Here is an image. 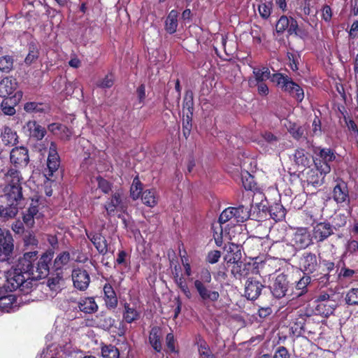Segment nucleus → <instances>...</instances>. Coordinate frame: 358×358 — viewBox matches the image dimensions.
I'll list each match as a JSON object with an SVG mask.
<instances>
[{"mask_svg": "<svg viewBox=\"0 0 358 358\" xmlns=\"http://www.w3.org/2000/svg\"><path fill=\"white\" fill-rule=\"evenodd\" d=\"M314 153L316 155L313 159L315 167L323 173H329L331 171L330 163L336 158L335 152L330 148H317Z\"/></svg>", "mask_w": 358, "mask_h": 358, "instance_id": "obj_5", "label": "nucleus"}, {"mask_svg": "<svg viewBox=\"0 0 358 358\" xmlns=\"http://www.w3.org/2000/svg\"><path fill=\"white\" fill-rule=\"evenodd\" d=\"M59 281L60 278L58 277L50 278L48 280L47 285L50 290L57 292L60 290Z\"/></svg>", "mask_w": 358, "mask_h": 358, "instance_id": "obj_56", "label": "nucleus"}, {"mask_svg": "<svg viewBox=\"0 0 358 358\" xmlns=\"http://www.w3.org/2000/svg\"><path fill=\"white\" fill-rule=\"evenodd\" d=\"M294 159L297 165L301 166L302 167L309 166L310 162L309 157L307 156L303 149H298L295 151Z\"/></svg>", "mask_w": 358, "mask_h": 358, "instance_id": "obj_38", "label": "nucleus"}, {"mask_svg": "<svg viewBox=\"0 0 358 358\" xmlns=\"http://www.w3.org/2000/svg\"><path fill=\"white\" fill-rule=\"evenodd\" d=\"M273 358H289V354L285 347H280L275 352Z\"/></svg>", "mask_w": 358, "mask_h": 358, "instance_id": "obj_64", "label": "nucleus"}, {"mask_svg": "<svg viewBox=\"0 0 358 358\" xmlns=\"http://www.w3.org/2000/svg\"><path fill=\"white\" fill-rule=\"evenodd\" d=\"M241 245L233 243H228L224 247V259L229 263H237L241 260L242 252Z\"/></svg>", "mask_w": 358, "mask_h": 358, "instance_id": "obj_15", "label": "nucleus"}, {"mask_svg": "<svg viewBox=\"0 0 358 358\" xmlns=\"http://www.w3.org/2000/svg\"><path fill=\"white\" fill-rule=\"evenodd\" d=\"M98 182V187L104 193V194H108L112 189V185L110 182H109L106 179L98 177L96 178Z\"/></svg>", "mask_w": 358, "mask_h": 358, "instance_id": "obj_51", "label": "nucleus"}, {"mask_svg": "<svg viewBox=\"0 0 358 358\" xmlns=\"http://www.w3.org/2000/svg\"><path fill=\"white\" fill-rule=\"evenodd\" d=\"M8 185L5 187V194L3 196L8 202H17L22 199L20 177L18 171L10 170L6 175Z\"/></svg>", "mask_w": 358, "mask_h": 358, "instance_id": "obj_3", "label": "nucleus"}, {"mask_svg": "<svg viewBox=\"0 0 358 358\" xmlns=\"http://www.w3.org/2000/svg\"><path fill=\"white\" fill-rule=\"evenodd\" d=\"M327 174L317 170V168L310 169L306 173L307 181L315 187L320 186L324 183V177Z\"/></svg>", "mask_w": 358, "mask_h": 358, "instance_id": "obj_23", "label": "nucleus"}, {"mask_svg": "<svg viewBox=\"0 0 358 358\" xmlns=\"http://www.w3.org/2000/svg\"><path fill=\"white\" fill-rule=\"evenodd\" d=\"M345 300L348 305H358V287L350 289L346 294Z\"/></svg>", "mask_w": 358, "mask_h": 358, "instance_id": "obj_44", "label": "nucleus"}, {"mask_svg": "<svg viewBox=\"0 0 358 358\" xmlns=\"http://www.w3.org/2000/svg\"><path fill=\"white\" fill-rule=\"evenodd\" d=\"M10 160L15 164L27 162L29 160L27 150L22 147L13 149L10 152Z\"/></svg>", "mask_w": 358, "mask_h": 358, "instance_id": "obj_28", "label": "nucleus"}, {"mask_svg": "<svg viewBox=\"0 0 358 358\" xmlns=\"http://www.w3.org/2000/svg\"><path fill=\"white\" fill-rule=\"evenodd\" d=\"M221 257V252L219 250H212L208 253L206 261L211 264L217 263Z\"/></svg>", "mask_w": 358, "mask_h": 358, "instance_id": "obj_57", "label": "nucleus"}, {"mask_svg": "<svg viewBox=\"0 0 358 358\" xmlns=\"http://www.w3.org/2000/svg\"><path fill=\"white\" fill-rule=\"evenodd\" d=\"M103 358H120L119 350L113 345H106L101 347Z\"/></svg>", "mask_w": 358, "mask_h": 358, "instance_id": "obj_40", "label": "nucleus"}, {"mask_svg": "<svg viewBox=\"0 0 358 358\" xmlns=\"http://www.w3.org/2000/svg\"><path fill=\"white\" fill-rule=\"evenodd\" d=\"M54 257L52 250H48L42 255L37 263L34 264L32 281L45 278L49 274V264Z\"/></svg>", "mask_w": 358, "mask_h": 358, "instance_id": "obj_6", "label": "nucleus"}, {"mask_svg": "<svg viewBox=\"0 0 358 358\" xmlns=\"http://www.w3.org/2000/svg\"><path fill=\"white\" fill-rule=\"evenodd\" d=\"M175 282L177 286L180 289L183 294L188 298L190 299L192 293L187 286V284L182 276H175Z\"/></svg>", "mask_w": 358, "mask_h": 358, "instance_id": "obj_43", "label": "nucleus"}, {"mask_svg": "<svg viewBox=\"0 0 358 358\" xmlns=\"http://www.w3.org/2000/svg\"><path fill=\"white\" fill-rule=\"evenodd\" d=\"M142 201L144 204L149 207H153L157 205L158 196L156 190L154 189H147L142 194Z\"/></svg>", "mask_w": 358, "mask_h": 358, "instance_id": "obj_33", "label": "nucleus"}, {"mask_svg": "<svg viewBox=\"0 0 358 358\" xmlns=\"http://www.w3.org/2000/svg\"><path fill=\"white\" fill-rule=\"evenodd\" d=\"M263 138L272 145H275L278 142V137L271 132H265L262 134Z\"/></svg>", "mask_w": 358, "mask_h": 358, "instance_id": "obj_60", "label": "nucleus"}, {"mask_svg": "<svg viewBox=\"0 0 358 358\" xmlns=\"http://www.w3.org/2000/svg\"><path fill=\"white\" fill-rule=\"evenodd\" d=\"M87 238L93 243L97 251L101 255H106L108 252V243L107 241L101 234L97 233H87Z\"/></svg>", "mask_w": 358, "mask_h": 358, "instance_id": "obj_20", "label": "nucleus"}, {"mask_svg": "<svg viewBox=\"0 0 358 358\" xmlns=\"http://www.w3.org/2000/svg\"><path fill=\"white\" fill-rule=\"evenodd\" d=\"M2 111L5 115H13L15 113V108L13 106L8 104V100H3L1 103Z\"/></svg>", "mask_w": 358, "mask_h": 358, "instance_id": "obj_58", "label": "nucleus"}, {"mask_svg": "<svg viewBox=\"0 0 358 358\" xmlns=\"http://www.w3.org/2000/svg\"><path fill=\"white\" fill-rule=\"evenodd\" d=\"M115 323V320L110 317L101 315L98 321L97 325L104 330H109Z\"/></svg>", "mask_w": 358, "mask_h": 358, "instance_id": "obj_45", "label": "nucleus"}, {"mask_svg": "<svg viewBox=\"0 0 358 358\" xmlns=\"http://www.w3.org/2000/svg\"><path fill=\"white\" fill-rule=\"evenodd\" d=\"M341 301V296L333 290L321 292L317 296L315 310L324 317H329L334 314Z\"/></svg>", "mask_w": 358, "mask_h": 358, "instance_id": "obj_2", "label": "nucleus"}, {"mask_svg": "<svg viewBox=\"0 0 358 358\" xmlns=\"http://www.w3.org/2000/svg\"><path fill=\"white\" fill-rule=\"evenodd\" d=\"M1 141L5 145L13 146L18 143L17 132L9 127H4L1 134Z\"/></svg>", "mask_w": 358, "mask_h": 358, "instance_id": "obj_24", "label": "nucleus"}, {"mask_svg": "<svg viewBox=\"0 0 358 358\" xmlns=\"http://www.w3.org/2000/svg\"><path fill=\"white\" fill-rule=\"evenodd\" d=\"M232 218H234L232 208H226L220 215L219 222L220 225L225 224Z\"/></svg>", "mask_w": 358, "mask_h": 358, "instance_id": "obj_54", "label": "nucleus"}, {"mask_svg": "<svg viewBox=\"0 0 358 358\" xmlns=\"http://www.w3.org/2000/svg\"><path fill=\"white\" fill-rule=\"evenodd\" d=\"M28 135L37 141L42 140L46 134L45 127L40 125L34 120L28 121L23 127Z\"/></svg>", "mask_w": 358, "mask_h": 358, "instance_id": "obj_19", "label": "nucleus"}, {"mask_svg": "<svg viewBox=\"0 0 358 358\" xmlns=\"http://www.w3.org/2000/svg\"><path fill=\"white\" fill-rule=\"evenodd\" d=\"M271 217L275 221H280L285 217L286 210L283 206L279 203H275L269 207Z\"/></svg>", "mask_w": 358, "mask_h": 358, "instance_id": "obj_31", "label": "nucleus"}, {"mask_svg": "<svg viewBox=\"0 0 358 358\" xmlns=\"http://www.w3.org/2000/svg\"><path fill=\"white\" fill-rule=\"evenodd\" d=\"M127 253L124 251H120L117 254V257L115 261V263L118 265H124V266H127Z\"/></svg>", "mask_w": 358, "mask_h": 358, "instance_id": "obj_62", "label": "nucleus"}, {"mask_svg": "<svg viewBox=\"0 0 358 358\" xmlns=\"http://www.w3.org/2000/svg\"><path fill=\"white\" fill-rule=\"evenodd\" d=\"M13 239L9 231H6V236L0 239V262H5L9 259V256L13 250Z\"/></svg>", "mask_w": 358, "mask_h": 358, "instance_id": "obj_17", "label": "nucleus"}, {"mask_svg": "<svg viewBox=\"0 0 358 358\" xmlns=\"http://www.w3.org/2000/svg\"><path fill=\"white\" fill-rule=\"evenodd\" d=\"M104 301L107 308H115L117 306L116 294L110 284H106L103 287Z\"/></svg>", "mask_w": 358, "mask_h": 358, "instance_id": "obj_26", "label": "nucleus"}, {"mask_svg": "<svg viewBox=\"0 0 358 358\" xmlns=\"http://www.w3.org/2000/svg\"><path fill=\"white\" fill-rule=\"evenodd\" d=\"M143 185L138 177L134 178L131 188L130 194L133 199L136 200L139 198L142 193Z\"/></svg>", "mask_w": 358, "mask_h": 358, "instance_id": "obj_42", "label": "nucleus"}, {"mask_svg": "<svg viewBox=\"0 0 358 358\" xmlns=\"http://www.w3.org/2000/svg\"><path fill=\"white\" fill-rule=\"evenodd\" d=\"M253 74L257 83L264 82L271 77V72L268 68L263 66L262 68H254Z\"/></svg>", "mask_w": 358, "mask_h": 358, "instance_id": "obj_39", "label": "nucleus"}, {"mask_svg": "<svg viewBox=\"0 0 358 358\" xmlns=\"http://www.w3.org/2000/svg\"><path fill=\"white\" fill-rule=\"evenodd\" d=\"M233 215L234 219L236 222H243L246 221L250 217V211L248 208H245L244 206H239L237 208H233Z\"/></svg>", "mask_w": 358, "mask_h": 358, "instance_id": "obj_32", "label": "nucleus"}, {"mask_svg": "<svg viewBox=\"0 0 358 358\" xmlns=\"http://www.w3.org/2000/svg\"><path fill=\"white\" fill-rule=\"evenodd\" d=\"M289 287L287 276L284 273L278 275L271 282L269 288L273 296L281 299L285 296Z\"/></svg>", "mask_w": 358, "mask_h": 358, "instance_id": "obj_10", "label": "nucleus"}, {"mask_svg": "<svg viewBox=\"0 0 358 358\" xmlns=\"http://www.w3.org/2000/svg\"><path fill=\"white\" fill-rule=\"evenodd\" d=\"M126 208L127 206L120 192H115L104 204V208L108 216H113L118 211L123 212Z\"/></svg>", "mask_w": 358, "mask_h": 358, "instance_id": "obj_11", "label": "nucleus"}, {"mask_svg": "<svg viewBox=\"0 0 358 358\" xmlns=\"http://www.w3.org/2000/svg\"><path fill=\"white\" fill-rule=\"evenodd\" d=\"M201 282L202 284H210L212 281V276L210 271L207 268H202L199 273V278L194 282Z\"/></svg>", "mask_w": 358, "mask_h": 358, "instance_id": "obj_47", "label": "nucleus"}, {"mask_svg": "<svg viewBox=\"0 0 358 358\" xmlns=\"http://www.w3.org/2000/svg\"><path fill=\"white\" fill-rule=\"evenodd\" d=\"M192 130V115L187 114L186 117L182 120V134L183 136L187 138Z\"/></svg>", "mask_w": 358, "mask_h": 358, "instance_id": "obj_49", "label": "nucleus"}, {"mask_svg": "<svg viewBox=\"0 0 358 358\" xmlns=\"http://www.w3.org/2000/svg\"><path fill=\"white\" fill-rule=\"evenodd\" d=\"M162 331L158 327H153L149 334V343L157 352H161L162 350V345L161 341Z\"/></svg>", "mask_w": 358, "mask_h": 358, "instance_id": "obj_21", "label": "nucleus"}, {"mask_svg": "<svg viewBox=\"0 0 358 358\" xmlns=\"http://www.w3.org/2000/svg\"><path fill=\"white\" fill-rule=\"evenodd\" d=\"M8 206H0V217L9 219L14 217L17 213V203L9 202Z\"/></svg>", "mask_w": 358, "mask_h": 358, "instance_id": "obj_36", "label": "nucleus"}, {"mask_svg": "<svg viewBox=\"0 0 358 358\" xmlns=\"http://www.w3.org/2000/svg\"><path fill=\"white\" fill-rule=\"evenodd\" d=\"M258 10L260 15L263 18L266 19L271 15V3L270 2L262 3L259 5Z\"/></svg>", "mask_w": 358, "mask_h": 358, "instance_id": "obj_50", "label": "nucleus"}, {"mask_svg": "<svg viewBox=\"0 0 358 358\" xmlns=\"http://www.w3.org/2000/svg\"><path fill=\"white\" fill-rule=\"evenodd\" d=\"M292 245L285 244L282 247L284 248L283 252L289 250L294 251V249L302 250L308 248L312 243V238L307 228H298L293 234L292 238Z\"/></svg>", "mask_w": 358, "mask_h": 358, "instance_id": "obj_4", "label": "nucleus"}, {"mask_svg": "<svg viewBox=\"0 0 358 358\" xmlns=\"http://www.w3.org/2000/svg\"><path fill=\"white\" fill-rule=\"evenodd\" d=\"M311 277L309 275L304 274V275L296 284L295 295L297 297L303 296L308 292V287L310 285Z\"/></svg>", "mask_w": 358, "mask_h": 358, "instance_id": "obj_27", "label": "nucleus"}, {"mask_svg": "<svg viewBox=\"0 0 358 358\" xmlns=\"http://www.w3.org/2000/svg\"><path fill=\"white\" fill-rule=\"evenodd\" d=\"M37 254V251L25 252L19 258L15 267L8 271L6 275V287L10 291L19 289L24 294L32 291V273Z\"/></svg>", "mask_w": 358, "mask_h": 358, "instance_id": "obj_1", "label": "nucleus"}, {"mask_svg": "<svg viewBox=\"0 0 358 358\" xmlns=\"http://www.w3.org/2000/svg\"><path fill=\"white\" fill-rule=\"evenodd\" d=\"M296 89L297 90V101H301L304 98V92L303 89L296 83H294L289 77L288 80L286 81L285 85L282 86V90L284 92L289 93L292 92L293 89Z\"/></svg>", "mask_w": 358, "mask_h": 358, "instance_id": "obj_34", "label": "nucleus"}, {"mask_svg": "<svg viewBox=\"0 0 358 358\" xmlns=\"http://www.w3.org/2000/svg\"><path fill=\"white\" fill-rule=\"evenodd\" d=\"M194 287L203 302H217L220 299V293L215 287L210 284H202L199 282H194Z\"/></svg>", "mask_w": 358, "mask_h": 358, "instance_id": "obj_8", "label": "nucleus"}, {"mask_svg": "<svg viewBox=\"0 0 358 358\" xmlns=\"http://www.w3.org/2000/svg\"><path fill=\"white\" fill-rule=\"evenodd\" d=\"M334 227L329 222H321L313 227V236L317 242H323L334 234Z\"/></svg>", "mask_w": 358, "mask_h": 358, "instance_id": "obj_12", "label": "nucleus"}, {"mask_svg": "<svg viewBox=\"0 0 358 358\" xmlns=\"http://www.w3.org/2000/svg\"><path fill=\"white\" fill-rule=\"evenodd\" d=\"M178 27V12L172 10L168 15L165 21L166 31L172 34L175 33Z\"/></svg>", "mask_w": 358, "mask_h": 358, "instance_id": "obj_29", "label": "nucleus"}, {"mask_svg": "<svg viewBox=\"0 0 358 358\" xmlns=\"http://www.w3.org/2000/svg\"><path fill=\"white\" fill-rule=\"evenodd\" d=\"M288 78L289 76H285L282 73H274L270 77L271 80L280 86L281 89L282 88V86L285 85L286 81L288 80Z\"/></svg>", "mask_w": 358, "mask_h": 358, "instance_id": "obj_53", "label": "nucleus"}, {"mask_svg": "<svg viewBox=\"0 0 358 358\" xmlns=\"http://www.w3.org/2000/svg\"><path fill=\"white\" fill-rule=\"evenodd\" d=\"M183 108H187L189 115H192L193 97L192 92H187L183 102Z\"/></svg>", "mask_w": 358, "mask_h": 358, "instance_id": "obj_52", "label": "nucleus"}, {"mask_svg": "<svg viewBox=\"0 0 358 358\" xmlns=\"http://www.w3.org/2000/svg\"><path fill=\"white\" fill-rule=\"evenodd\" d=\"M24 110L27 113H41L43 111V104L37 102H27L24 106Z\"/></svg>", "mask_w": 358, "mask_h": 358, "instance_id": "obj_48", "label": "nucleus"}, {"mask_svg": "<svg viewBox=\"0 0 358 358\" xmlns=\"http://www.w3.org/2000/svg\"><path fill=\"white\" fill-rule=\"evenodd\" d=\"M140 313L134 306L125 303L124 306L123 319L127 323H131L139 318Z\"/></svg>", "mask_w": 358, "mask_h": 358, "instance_id": "obj_30", "label": "nucleus"}, {"mask_svg": "<svg viewBox=\"0 0 358 358\" xmlns=\"http://www.w3.org/2000/svg\"><path fill=\"white\" fill-rule=\"evenodd\" d=\"M333 199L337 203L350 201L349 191L347 183L341 180H336L333 189Z\"/></svg>", "mask_w": 358, "mask_h": 358, "instance_id": "obj_14", "label": "nucleus"}, {"mask_svg": "<svg viewBox=\"0 0 358 358\" xmlns=\"http://www.w3.org/2000/svg\"><path fill=\"white\" fill-rule=\"evenodd\" d=\"M17 307V299L14 294H8L0 297V309L2 310L14 311Z\"/></svg>", "mask_w": 358, "mask_h": 358, "instance_id": "obj_25", "label": "nucleus"}, {"mask_svg": "<svg viewBox=\"0 0 358 358\" xmlns=\"http://www.w3.org/2000/svg\"><path fill=\"white\" fill-rule=\"evenodd\" d=\"M78 304L79 310L84 313L92 314L98 310V305L93 297H85L81 299L78 301Z\"/></svg>", "mask_w": 358, "mask_h": 358, "instance_id": "obj_22", "label": "nucleus"}, {"mask_svg": "<svg viewBox=\"0 0 358 358\" xmlns=\"http://www.w3.org/2000/svg\"><path fill=\"white\" fill-rule=\"evenodd\" d=\"M18 87L17 80L12 76H6L0 80V96L7 98L12 95Z\"/></svg>", "mask_w": 358, "mask_h": 358, "instance_id": "obj_18", "label": "nucleus"}, {"mask_svg": "<svg viewBox=\"0 0 358 358\" xmlns=\"http://www.w3.org/2000/svg\"><path fill=\"white\" fill-rule=\"evenodd\" d=\"M114 83L113 76L112 75H107L104 78L99 81L97 86L101 88H110Z\"/></svg>", "mask_w": 358, "mask_h": 358, "instance_id": "obj_55", "label": "nucleus"}, {"mask_svg": "<svg viewBox=\"0 0 358 358\" xmlns=\"http://www.w3.org/2000/svg\"><path fill=\"white\" fill-rule=\"evenodd\" d=\"M234 265L231 269V274L237 279L245 277L248 274L247 265L241 260L237 263H232Z\"/></svg>", "mask_w": 358, "mask_h": 358, "instance_id": "obj_35", "label": "nucleus"}, {"mask_svg": "<svg viewBox=\"0 0 358 358\" xmlns=\"http://www.w3.org/2000/svg\"><path fill=\"white\" fill-rule=\"evenodd\" d=\"M14 66V59L11 55H4L0 57V71L3 73H10Z\"/></svg>", "mask_w": 358, "mask_h": 358, "instance_id": "obj_37", "label": "nucleus"}, {"mask_svg": "<svg viewBox=\"0 0 358 358\" xmlns=\"http://www.w3.org/2000/svg\"><path fill=\"white\" fill-rule=\"evenodd\" d=\"M38 52L35 50L34 48H33L32 50H29V52L24 59V62L26 64L30 65L38 58Z\"/></svg>", "mask_w": 358, "mask_h": 358, "instance_id": "obj_61", "label": "nucleus"}, {"mask_svg": "<svg viewBox=\"0 0 358 358\" xmlns=\"http://www.w3.org/2000/svg\"><path fill=\"white\" fill-rule=\"evenodd\" d=\"M289 23H290V18H288L285 15L281 16L280 17V19L278 20L276 25H275V30H276L277 33L282 34L285 30H287Z\"/></svg>", "mask_w": 358, "mask_h": 358, "instance_id": "obj_46", "label": "nucleus"}, {"mask_svg": "<svg viewBox=\"0 0 358 358\" xmlns=\"http://www.w3.org/2000/svg\"><path fill=\"white\" fill-rule=\"evenodd\" d=\"M72 280L74 287L82 291L85 290L90 282L89 273L87 271L81 268H76L73 271Z\"/></svg>", "mask_w": 358, "mask_h": 358, "instance_id": "obj_16", "label": "nucleus"}, {"mask_svg": "<svg viewBox=\"0 0 358 358\" xmlns=\"http://www.w3.org/2000/svg\"><path fill=\"white\" fill-rule=\"evenodd\" d=\"M70 261V254L69 252H63L59 254L55 259L54 266L55 269H61L66 266Z\"/></svg>", "mask_w": 358, "mask_h": 358, "instance_id": "obj_41", "label": "nucleus"}, {"mask_svg": "<svg viewBox=\"0 0 358 358\" xmlns=\"http://www.w3.org/2000/svg\"><path fill=\"white\" fill-rule=\"evenodd\" d=\"M72 135L71 131L65 125H62L60 131H59V134L57 136L63 141H69L70 140Z\"/></svg>", "mask_w": 358, "mask_h": 358, "instance_id": "obj_59", "label": "nucleus"}, {"mask_svg": "<svg viewBox=\"0 0 358 358\" xmlns=\"http://www.w3.org/2000/svg\"><path fill=\"white\" fill-rule=\"evenodd\" d=\"M318 266L317 256L311 252H303L299 258V268L304 274L310 275L314 273Z\"/></svg>", "mask_w": 358, "mask_h": 358, "instance_id": "obj_9", "label": "nucleus"}, {"mask_svg": "<svg viewBox=\"0 0 358 358\" xmlns=\"http://www.w3.org/2000/svg\"><path fill=\"white\" fill-rule=\"evenodd\" d=\"M264 285L255 278H249L245 284V296L249 300H256L262 293Z\"/></svg>", "mask_w": 358, "mask_h": 358, "instance_id": "obj_13", "label": "nucleus"}, {"mask_svg": "<svg viewBox=\"0 0 358 358\" xmlns=\"http://www.w3.org/2000/svg\"><path fill=\"white\" fill-rule=\"evenodd\" d=\"M60 163V157L57 152V145L55 142L52 141L49 146L47 168L44 170V176L48 180H52L54 173L58 171Z\"/></svg>", "mask_w": 358, "mask_h": 358, "instance_id": "obj_7", "label": "nucleus"}, {"mask_svg": "<svg viewBox=\"0 0 358 358\" xmlns=\"http://www.w3.org/2000/svg\"><path fill=\"white\" fill-rule=\"evenodd\" d=\"M24 242L26 246H36L38 245V240L35 236L31 234L24 236Z\"/></svg>", "mask_w": 358, "mask_h": 358, "instance_id": "obj_63", "label": "nucleus"}]
</instances>
